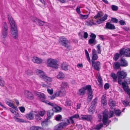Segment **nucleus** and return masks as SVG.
<instances>
[{"label":"nucleus","instance_id":"nucleus-50","mask_svg":"<svg viewBox=\"0 0 130 130\" xmlns=\"http://www.w3.org/2000/svg\"><path fill=\"white\" fill-rule=\"evenodd\" d=\"M48 119L45 120L44 121L42 122L41 125L42 126L44 127L45 126L47 125L48 124Z\"/></svg>","mask_w":130,"mask_h":130},{"label":"nucleus","instance_id":"nucleus-45","mask_svg":"<svg viewBox=\"0 0 130 130\" xmlns=\"http://www.w3.org/2000/svg\"><path fill=\"white\" fill-rule=\"evenodd\" d=\"M41 85L42 87H44L50 88L51 87V83L47 84V85L44 83H42Z\"/></svg>","mask_w":130,"mask_h":130},{"label":"nucleus","instance_id":"nucleus-26","mask_svg":"<svg viewBox=\"0 0 130 130\" xmlns=\"http://www.w3.org/2000/svg\"><path fill=\"white\" fill-rule=\"evenodd\" d=\"M68 64L66 62H63L61 64V69L63 70L66 71L68 70Z\"/></svg>","mask_w":130,"mask_h":130},{"label":"nucleus","instance_id":"nucleus-14","mask_svg":"<svg viewBox=\"0 0 130 130\" xmlns=\"http://www.w3.org/2000/svg\"><path fill=\"white\" fill-rule=\"evenodd\" d=\"M36 95L40 98V100L44 102L45 101V95L43 93L39 92H36L35 93Z\"/></svg>","mask_w":130,"mask_h":130},{"label":"nucleus","instance_id":"nucleus-10","mask_svg":"<svg viewBox=\"0 0 130 130\" xmlns=\"http://www.w3.org/2000/svg\"><path fill=\"white\" fill-rule=\"evenodd\" d=\"M70 123L69 120H66V122L61 123L56 126L54 128V130H58L68 125Z\"/></svg>","mask_w":130,"mask_h":130},{"label":"nucleus","instance_id":"nucleus-57","mask_svg":"<svg viewBox=\"0 0 130 130\" xmlns=\"http://www.w3.org/2000/svg\"><path fill=\"white\" fill-rule=\"evenodd\" d=\"M96 48H97V51L98 54H100L101 52V51L100 50L101 46L100 44H99L96 46Z\"/></svg>","mask_w":130,"mask_h":130},{"label":"nucleus","instance_id":"nucleus-16","mask_svg":"<svg viewBox=\"0 0 130 130\" xmlns=\"http://www.w3.org/2000/svg\"><path fill=\"white\" fill-rule=\"evenodd\" d=\"M24 93L26 97L28 99L32 100L34 99V95L30 92L27 90H26L25 91Z\"/></svg>","mask_w":130,"mask_h":130},{"label":"nucleus","instance_id":"nucleus-61","mask_svg":"<svg viewBox=\"0 0 130 130\" xmlns=\"http://www.w3.org/2000/svg\"><path fill=\"white\" fill-rule=\"evenodd\" d=\"M61 117V115H57L55 119L57 121H58L60 120Z\"/></svg>","mask_w":130,"mask_h":130},{"label":"nucleus","instance_id":"nucleus-23","mask_svg":"<svg viewBox=\"0 0 130 130\" xmlns=\"http://www.w3.org/2000/svg\"><path fill=\"white\" fill-rule=\"evenodd\" d=\"M106 96L105 95H102L101 97V102L102 105L104 107L107 104V102L106 98Z\"/></svg>","mask_w":130,"mask_h":130},{"label":"nucleus","instance_id":"nucleus-32","mask_svg":"<svg viewBox=\"0 0 130 130\" xmlns=\"http://www.w3.org/2000/svg\"><path fill=\"white\" fill-rule=\"evenodd\" d=\"M61 88L62 89H64L67 88L68 86V84L67 83L65 82H62L60 85Z\"/></svg>","mask_w":130,"mask_h":130},{"label":"nucleus","instance_id":"nucleus-8","mask_svg":"<svg viewBox=\"0 0 130 130\" xmlns=\"http://www.w3.org/2000/svg\"><path fill=\"white\" fill-rule=\"evenodd\" d=\"M59 41L61 45L64 46L66 48H68L70 46V43L69 41L64 36L60 37Z\"/></svg>","mask_w":130,"mask_h":130},{"label":"nucleus","instance_id":"nucleus-11","mask_svg":"<svg viewBox=\"0 0 130 130\" xmlns=\"http://www.w3.org/2000/svg\"><path fill=\"white\" fill-rule=\"evenodd\" d=\"M120 54L121 55H124L126 57H130V48H128L125 49L123 48L121 50L120 52Z\"/></svg>","mask_w":130,"mask_h":130},{"label":"nucleus","instance_id":"nucleus-47","mask_svg":"<svg viewBox=\"0 0 130 130\" xmlns=\"http://www.w3.org/2000/svg\"><path fill=\"white\" fill-rule=\"evenodd\" d=\"M71 102L69 99H67L65 103V105L66 106H70L71 104Z\"/></svg>","mask_w":130,"mask_h":130},{"label":"nucleus","instance_id":"nucleus-35","mask_svg":"<svg viewBox=\"0 0 130 130\" xmlns=\"http://www.w3.org/2000/svg\"><path fill=\"white\" fill-rule=\"evenodd\" d=\"M59 91L61 96H63L65 94L66 91L65 89H62L60 88V90Z\"/></svg>","mask_w":130,"mask_h":130},{"label":"nucleus","instance_id":"nucleus-49","mask_svg":"<svg viewBox=\"0 0 130 130\" xmlns=\"http://www.w3.org/2000/svg\"><path fill=\"white\" fill-rule=\"evenodd\" d=\"M95 108V107H94V106H91L89 109V112L90 113H93V112Z\"/></svg>","mask_w":130,"mask_h":130},{"label":"nucleus","instance_id":"nucleus-18","mask_svg":"<svg viewBox=\"0 0 130 130\" xmlns=\"http://www.w3.org/2000/svg\"><path fill=\"white\" fill-rule=\"evenodd\" d=\"M79 118L80 119L88 121H90L92 119V117L91 116L88 115L81 116Z\"/></svg>","mask_w":130,"mask_h":130},{"label":"nucleus","instance_id":"nucleus-59","mask_svg":"<svg viewBox=\"0 0 130 130\" xmlns=\"http://www.w3.org/2000/svg\"><path fill=\"white\" fill-rule=\"evenodd\" d=\"M111 8L114 11H117L118 9V7L115 5H112L111 6Z\"/></svg>","mask_w":130,"mask_h":130},{"label":"nucleus","instance_id":"nucleus-64","mask_svg":"<svg viewBox=\"0 0 130 130\" xmlns=\"http://www.w3.org/2000/svg\"><path fill=\"white\" fill-rule=\"evenodd\" d=\"M55 94L57 97L61 96L59 91H56L55 93Z\"/></svg>","mask_w":130,"mask_h":130},{"label":"nucleus","instance_id":"nucleus-38","mask_svg":"<svg viewBox=\"0 0 130 130\" xmlns=\"http://www.w3.org/2000/svg\"><path fill=\"white\" fill-rule=\"evenodd\" d=\"M110 76L113 79V81L115 82L117 81V76L115 74L112 73L111 74Z\"/></svg>","mask_w":130,"mask_h":130},{"label":"nucleus","instance_id":"nucleus-13","mask_svg":"<svg viewBox=\"0 0 130 130\" xmlns=\"http://www.w3.org/2000/svg\"><path fill=\"white\" fill-rule=\"evenodd\" d=\"M92 65L94 69L99 71L101 68V63L99 61L92 62Z\"/></svg>","mask_w":130,"mask_h":130},{"label":"nucleus","instance_id":"nucleus-2","mask_svg":"<svg viewBox=\"0 0 130 130\" xmlns=\"http://www.w3.org/2000/svg\"><path fill=\"white\" fill-rule=\"evenodd\" d=\"M113 114L114 112L113 110L110 111L109 113L106 109H105L104 110L103 113V122L104 125H107L109 124V123L110 122V121L108 120V118L112 117Z\"/></svg>","mask_w":130,"mask_h":130},{"label":"nucleus","instance_id":"nucleus-12","mask_svg":"<svg viewBox=\"0 0 130 130\" xmlns=\"http://www.w3.org/2000/svg\"><path fill=\"white\" fill-rule=\"evenodd\" d=\"M37 114V112L32 111L26 114V116L27 119L29 120H32L34 118L35 116Z\"/></svg>","mask_w":130,"mask_h":130},{"label":"nucleus","instance_id":"nucleus-3","mask_svg":"<svg viewBox=\"0 0 130 130\" xmlns=\"http://www.w3.org/2000/svg\"><path fill=\"white\" fill-rule=\"evenodd\" d=\"M46 63L47 67H51L54 69H57L59 66L57 60L51 58L47 59Z\"/></svg>","mask_w":130,"mask_h":130},{"label":"nucleus","instance_id":"nucleus-39","mask_svg":"<svg viewBox=\"0 0 130 130\" xmlns=\"http://www.w3.org/2000/svg\"><path fill=\"white\" fill-rule=\"evenodd\" d=\"M92 56L91 60L92 62L95 61V60H97L98 58V56L96 54H92Z\"/></svg>","mask_w":130,"mask_h":130},{"label":"nucleus","instance_id":"nucleus-25","mask_svg":"<svg viewBox=\"0 0 130 130\" xmlns=\"http://www.w3.org/2000/svg\"><path fill=\"white\" fill-rule=\"evenodd\" d=\"M88 101L89 102H90L93 97V95H92V92L91 89V88H90L88 91Z\"/></svg>","mask_w":130,"mask_h":130},{"label":"nucleus","instance_id":"nucleus-55","mask_svg":"<svg viewBox=\"0 0 130 130\" xmlns=\"http://www.w3.org/2000/svg\"><path fill=\"white\" fill-rule=\"evenodd\" d=\"M120 56V54L118 53H116L114 55V59L116 61L118 59Z\"/></svg>","mask_w":130,"mask_h":130},{"label":"nucleus","instance_id":"nucleus-20","mask_svg":"<svg viewBox=\"0 0 130 130\" xmlns=\"http://www.w3.org/2000/svg\"><path fill=\"white\" fill-rule=\"evenodd\" d=\"M79 36L82 39L83 37L85 39H86L88 37V34L87 32H79L78 34Z\"/></svg>","mask_w":130,"mask_h":130},{"label":"nucleus","instance_id":"nucleus-44","mask_svg":"<svg viewBox=\"0 0 130 130\" xmlns=\"http://www.w3.org/2000/svg\"><path fill=\"white\" fill-rule=\"evenodd\" d=\"M44 102L45 103L53 107L55 106V104L54 103H51L49 101H45V102Z\"/></svg>","mask_w":130,"mask_h":130},{"label":"nucleus","instance_id":"nucleus-22","mask_svg":"<svg viewBox=\"0 0 130 130\" xmlns=\"http://www.w3.org/2000/svg\"><path fill=\"white\" fill-rule=\"evenodd\" d=\"M106 28L111 30L115 29V27L114 25L112 24L109 22H107L106 23L105 26Z\"/></svg>","mask_w":130,"mask_h":130},{"label":"nucleus","instance_id":"nucleus-17","mask_svg":"<svg viewBox=\"0 0 130 130\" xmlns=\"http://www.w3.org/2000/svg\"><path fill=\"white\" fill-rule=\"evenodd\" d=\"M32 61L34 63L37 64H40L42 63L43 60L41 58L35 56L32 57Z\"/></svg>","mask_w":130,"mask_h":130},{"label":"nucleus","instance_id":"nucleus-29","mask_svg":"<svg viewBox=\"0 0 130 130\" xmlns=\"http://www.w3.org/2000/svg\"><path fill=\"white\" fill-rule=\"evenodd\" d=\"M120 65L122 66L126 67L128 66V64L126 60L123 59H122L120 62Z\"/></svg>","mask_w":130,"mask_h":130},{"label":"nucleus","instance_id":"nucleus-6","mask_svg":"<svg viewBox=\"0 0 130 130\" xmlns=\"http://www.w3.org/2000/svg\"><path fill=\"white\" fill-rule=\"evenodd\" d=\"M8 29L6 23H4L2 29V35L1 39L3 43L5 45H6L7 44V42L5 41V38L7 36Z\"/></svg>","mask_w":130,"mask_h":130},{"label":"nucleus","instance_id":"nucleus-5","mask_svg":"<svg viewBox=\"0 0 130 130\" xmlns=\"http://www.w3.org/2000/svg\"><path fill=\"white\" fill-rule=\"evenodd\" d=\"M36 72L37 74L40 77L45 81L51 82L52 81V78L46 76L43 71L38 69H36Z\"/></svg>","mask_w":130,"mask_h":130},{"label":"nucleus","instance_id":"nucleus-40","mask_svg":"<svg viewBox=\"0 0 130 130\" xmlns=\"http://www.w3.org/2000/svg\"><path fill=\"white\" fill-rule=\"evenodd\" d=\"M98 99L96 98L92 101L91 106H94L95 107L96 104Z\"/></svg>","mask_w":130,"mask_h":130},{"label":"nucleus","instance_id":"nucleus-52","mask_svg":"<svg viewBox=\"0 0 130 130\" xmlns=\"http://www.w3.org/2000/svg\"><path fill=\"white\" fill-rule=\"evenodd\" d=\"M86 24H87V25H89V26H91L93 25H95V23H94V22H93L90 21L89 22V21L86 22Z\"/></svg>","mask_w":130,"mask_h":130},{"label":"nucleus","instance_id":"nucleus-41","mask_svg":"<svg viewBox=\"0 0 130 130\" xmlns=\"http://www.w3.org/2000/svg\"><path fill=\"white\" fill-rule=\"evenodd\" d=\"M120 64L118 62H115L113 64V67L115 69H117L120 67Z\"/></svg>","mask_w":130,"mask_h":130},{"label":"nucleus","instance_id":"nucleus-63","mask_svg":"<svg viewBox=\"0 0 130 130\" xmlns=\"http://www.w3.org/2000/svg\"><path fill=\"white\" fill-rule=\"evenodd\" d=\"M125 83L126 84H130V79L128 78L127 79L125 80Z\"/></svg>","mask_w":130,"mask_h":130},{"label":"nucleus","instance_id":"nucleus-46","mask_svg":"<svg viewBox=\"0 0 130 130\" xmlns=\"http://www.w3.org/2000/svg\"><path fill=\"white\" fill-rule=\"evenodd\" d=\"M85 54L86 57L88 60V61L90 63L91 62V60L90 59L89 54L88 52L86 50H85Z\"/></svg>","mask_w":130,"mask_h":130},{"label":"nucleus","instance_id":"nucleus-9","mask_svg":"<svg viewBox=\"0 0 130 130\" xmlns=\"http://www.w3.org/2000/svg\"><path fill=\"white\" fill-rule=\"evenodd\" d=\"M90 88H91L90 85H88L86 87H83L79 89L77 92V94L79 96H83L84 95L86 90L88 91Z\"/></svg>","mask_w":130,"mask_h":130},{"label":"nucleus","instance_id":"nucleus-34","mask_svg":"<svg viewBox=\"0 0 130 130\" xmlns=\"http://www.w3.org/2000/svg\"><path fill=\"white\" fill-rule=\"evenodd\" d=\"M31 130H44L43 128L38 126H32L30 128Z\"/></svg>","mask_w":130,"mask_h":130},{"label":"nucleus","instance_id":"nucleus-60","mask_svg":"<svg viewBox=\"0 0 130 130\" xmlns=\"http://www.w3.org/2000/svg\"><path fill=\"white\" fill-rule=\"evenodd\" d=\"M76 10L77 13L79 14V15L80 14L81 12L80 11V7L79 6H78L77 7L76 9Z\"/></svg>","mask_w":130,"mask_h":130},{"label":"nucleus","instance_id":"nucleus-7","mask_svg":"<svg viewBox=\"0 0 130 130\" xmlns=\"http://www.w3.org/2000/svg\"><path fill=\"white\" fill-rule=\"evenodd\" d=\"M117 75L118 78V82L119 84L122 85V79L125 78L127 75L126 73L123 71H119Z\"/></svg>","mask_w":130,"mask_h":130},{"label":"nucleus","instance_id":"nucleus-42","mask_svg":"<svg viewBox=\"0 0 130 130\" xmlns=\"http://www.w3.org/2000/svg\"><path fill=\"white\" fill-rule=\"evenodd\" d=\"M121 112V111L119 109L115 110V114L116 116H120Z\"/></svg>","mask_w":130,"mask_h":130},{"label":"nucleus","instance_id":"nucleus-48","mask_svg":"<svg viewBox=\"0 0 130 130\" xmlns=\"http://www.w3.org/2000/svg\"><path fill=\"white\" fill-rule=\"evenodd\" d=\"M103 124L102 123H100L99 124L96 126L95 128L97 130L100 129L103 127Z\"/></svg>","mask_w":130,"mask_h":130},{"label":"nucleus","instance_id":"nucleus-36","mask_svg":"<svg viewBox=\"0 0 130 130\" xmlns=\"http://www.w3.org/2000/svg\"><path fill=\"white\" fill-rule=\"evenodd\" d=\"M79 18L81 19H87L89 17L88 14L83 15L82 14H80L79 15Z\"/></svg>","mask_w":130,"mask_h":130},{"label":"nucleus","instance_id":"nucleus-56","mask_svg":"<svg viewBox=\"0 0 130 130\" xmlns=\"http://www.w3.org/2000/svg\"><path fill=\"white\" fill-rule=\"evenodd\" d=\"M111 21L114 23H117L118 22V20L116 18H112L111 19Z\"/></svg>","mask_w":130,"mask_h":130},{"label":"nucleus","instance_id":"nucleus-54","mask_svg":"<svg viewBox=\"0 0 130 130\" xmlns=\"http://www.w3.org/2000/svg\"><path fill=\"white\" fill-rule=\"evenodd\" d=\"M47 91L48 93L50 95L52 94L53 93V89H50L47 88Z\"/></svg>","mask_w":130,"mask_h":130},{"label":"nucleus","instance_id":"nucleus-21","mask_svg":"<svg viewBox=\"0 0 130 130\" xmlns=\"http://www.w3.org/2000/svg\"><path fill=\"white\" fill-rule=\"evenodd\" d=\"M122 86L125 91L127 93V94H129L130 95V89H128V86L126 85L124 82L122 83Z\"/></svg>","mask_w":130,"mask_h":130},{"label":"nucleus","instance_id":"nucleus-27","mask_svg":"<svg viewBox=\"0 0 130 130\" xmlns=\"http://www.w3.org/2000/svg\"><path fill=\"white\" fill-rule=\"evenodd\" d=\"M54 111L53 110H50L47 111V119H50L53 115Z\"/></svg>","mask_w":130,"mask_h":130},{"label":"nucleus","instance_id":"nucleus-53","mask_svg":"<svg viewBox=\"0 0 130 130\" xmlns=\"http://www.w3.org/2000/svg\"><path fill=\"white\" fill-rule=\"evenodd\" d=\"M45 113V111L44 110H43L40 111L38 113L39 115L41 116H43Z\"/></svg>","mask_w":130,"mask_h":130},{"label":"nucleus","instance_id":"nucleus-28","mask_svg":"<svg viewBox=\"0 0 130 130\" xmlns=\"http://www.w3.org/2000/svg\"><path fill=\"white\" fill-rule=\"evenodd\" d=\"M61 109V108L59 106L55 105V106L52 108V110L53 111L56 112H60Z\"/></svg>","mask_w":130,"mask_h":130},{"label":"nucleus","instance_id":"nucleus-37","mask_svg":"<svg viewBox=\"0 0 130 130\" xmlns=\"http://www.w3.org/2000/svg\"><path fill=\"white\" fill-rule=\"evenodd\" d=\"M115 102L113 101L112 100H110L109 103V104L111 108H113L115 105Z\"/></svg>","mask_w":130,"mask_h":130},{"label":"nucleus","instance_id":"nucleus-24","mask_svg":"<svg viewBox=\"0 0 130 130\" xmlns=\"http://www.w3.org/2000/svg\"><path fill=\"white\" fill-rule=\"evenodd\" d=\"M97 80L99 83L98 85L100 88H102L103 87V81L102 78L99 74H97L96 77Z\"/></svg>","mask_w":130,"mask_h":130},{"label":"nucleus","instance_id":"nucleus-62","mask_svg":"<svg viewBox=\"0 0 130 130\" xmlns=\"http://www.w3.org/2000/svg\"><path fill=\"white\" fill-rule=\"evenodd\" d=\"M37 115L35 116V119L37 120H40L41 119V118L40 117V116L38 114V113L37 112Z\"/></svg>","mask_w":130,"mask_h":130},{"label":"nucleus","instance_id":"nucleus-58","mask_svg":"<svg viewBox=\"0 0 130 130\" xmlns=\"http://www.w3.org/2000/svg\"><path fill=\"white\" fill-rule=\"evenodd\" d=\"M19 109L21 112L22 113H24L25 111V108L23 107H19Z\"/></svg>","mask_w":130,"mask_h":130},{"label":"nucleus","instance_id":"nucleus-30","mask_svg":"<svg viewBox=\"0 0 130 130\" xmlns=\"http://www.w3.org/2000/svg\"><path fill=\"white\" fill-rule=\"evenodd\" d=\"M65 77L64 74L62 72H60L57 76V77L58 79H62Z\"/></svg>","mask_w":130,"mask_h":130},{"label":"nucleus","instance_id":"nucleus-15","mask_svg":"<svg viewBox=\"0 0 130 130\" xmlns=\"http://www.w3.org/2000/svg\"><path fill=\"white\" fill-rule=\"evenodd\" d=\"M6 103L10 107L16 110L17 107L13 104L11 101L7 99L5 100Z\"/></svg>","mask_w":130,"mask_h":130},{"label":"nucleus","instance_id":"nucleus-31","mask_svg":"<svg viewBox=\"0 0 130 130\" xmlns=\"http://www.w3.org/2000/svg\"><path fill=\"white\" fill-rule=\"evenodd\" d=\"M13 118L16 121L18 122H25V120L21 118H18L16 116H14L13 117Z\"/></svg>","mask_w":130,"mask_h":130},{"label":"nucleus","instance_id":"nucleus-4","mask_svg":"<svg viewBox=\"0 0 130 130\" xmlns=\"http://www.w3.org/2000/svg\"><path fill=\"white\" fill-rule=\"evenodd\" d=\"M103 14L102 12L100 11L98 12L96 15L94 16V18L95 19H97L101 17L100 18L98 19L96 22L98 24H100L103 23L107 19V15L106 14H105L103 17H102Z\"/></svg>","mask_w":130,"mask_h":130},{"label":"nucleus","instance_id":"nucleus-33","mask_svg":"<svg viewBox=\"0 0 130 130\" xmlns=\"http://www.w3.org/2000/svg\"><path fill=\"white\" fill-rule=\"evenodd\" d=\"M88 43L90 44L91 45H94L96 44L95 39L91 38L89 39L88 41Z\"/></svg>","mask_w":130,"mask_h":130},{"label":"nucleus","instance_id":"nucleus-43","mask_svg":"<svg viewBox=\"0 0 130 130\" xmlns=\"http://www.w3.org/2000/svg\"><path fill=\"white\" fill-rule=\"evenodd\" d=\"M5 85V82L3 79V78L0 76V86L2 87H3Z\"/></svg>","mask_w":130,"mask_h":130},{"label":"nucleus","instance_id":"nucleus-19","mask_svg":"<svg viewBox=\"0 0 130 130\" xmlns=\"http://www.w3.org/2000/svg\"><path fill=\"white\" fill-rule=\"evenodd\" d=\"M33 20L37 23L38 24L40 25H47V23L44 22L40 20L37 19L36 18L34 17L33 18Z\"/></svg>","mask_w":130,"mask_h":130},{"label":"nucleus","instance_id":"nucleus-1","mask_svg":"<svg viewBox=\"0 0 130 130\" xmlns=\"http://www.w3.org/2000/svg\"><path fill=\"white\" fill-rule=\"evenodd\" d=\"M8 18L11 25V33L12 37L14 39H16L18 37V30L15 22L11 17L9 16Z\"/></svg>","mask_w":130,"mask_h":130},{"label":"nucleus","instance_id":"nucleus-51","mask_svg":"<svg viewBox=\"0 0 130 130\" xmlns=\"http://www.w3.org/2000/svg\"><path fill=\"white\" fill-rule=\"evenodd\" d=\"M25 73L27 75H32L33 73L29 69L26 71Z\"/></svg>","mask_w":130,"mask_h":130}]
</instances>
